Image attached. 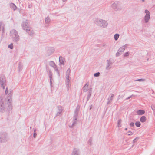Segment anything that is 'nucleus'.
I'll use <instances>...</instances> for the list:
<instances>
[{
  "label": "nucleus",
  "mask_w": 155,
  "mask_h": 155,
  "mask_svg": "<svg viewBox=\"0 0 155 155\" xmlns=\"http://www.w3.org/2000/svg\"><path fill=\"white\" fill-rule=\"evenodd\" d=\"M150 13L149 11L146 9V23L150 19Z\"/></svg>",
  "instance_id": "f257e3e1"
},
{
  "label": "nucleus",
  "mask_w": 155,
  "mask_h": 155,
  "mask_svg": "<svg viewBox=\"0 0 155 155\" xmlns=\"http://www.w3.org/2000/svg\"><path fill=\"white\" fill-rule=\"evenodd\" d=\"M145 113V111L143 110H139L137 111V113L138 115H142Z\"/></svg>",
  "instance_id": "f03ea898"
},
{
  "label": "nucleus",
  "mask_w": 155,
  "mask_h": 155,
  "mask_svg": "<svg viewBox=\"0 0 155 155\" xmlns=\"http://www.w3.org/2000/svg\"><path fill=\"white\" fill-rule=\"evenodd\" d=\"M59 61L60 63L62 64H64V63L65 61L64 58L62 57H60L59 58Z\"/></svg>",
  "instance_id": "7ed1b4c3"
},
{
  "label": "nucleus",
  "mask_w": 155,
  "mask_h": 155,
  "mask_svg": "<svg viewBox=\"0 0 155 155\" xmlns=\"http://www.w3.org/2000/svg\"><path fill=\"white\" fill-rule=\"evenodd\" d=\"M140 121L142 122H145V117L144 116H142L140 119Z\"/></svg>",
  "instance_id": "20e7f679"
},
{
  "label": "nucleus",
  "mask_w": 155,
  "mask_h": 155,
  "mask_svg": "<svg viewBox=\"0 0 155 155\" xmlns=\"http://www.w3.org/2000/svg\"><path fill=\"white\" fill-rule=\"evenodd\" d=\"M119 35L117 34H116L114 35V38L116 40H117V39L119 38Z\"/></svg>",
  "instance_id": "39448f33"
},
{
  "label": "nucleus",
  "mask_w": 155,
  "mask_h": 155,
  "mask_svg": "<svg viewBox=\"0 0 155 155\" xmlns=\"http://www.w3.org/2000/svg\"><path fill=\"white\" fill-rule=\"evenodd\" d=\"M136 125L138 127H139L140 125V123L139 121H137L135 123Z\"/></svg>",
  "instance_id": "423d86ee"
},
{
  "label": "nucleus",
  "mask_w": 155,
  "mask_h": 155,
  "mask_svg": "<svg viewBox=\"0 0 155 155\" xmlns=\"http://www.w3.org/2000/svg\"><path fill=\"white\" fill-rule=\"evenodd\" d=\"M121 123V120H119L118 123V127H120L121 126L120 124Z\"/></svg>",
  "instance_id": "0eeeda50"
},
{
  "label": "nucleus",
  "mask_w": 155,
  "mask_h": 155,
  "mask_svg": "<svg viewBox=\"0 0 155 155\" xmlns=\"http://www.w3.org/2000/svg\"><path fill=\"white\" fill-rule=\"evenodd\" d=\"M99 75H100V73L99 72H98V73L95 74H94V76L95 77H97V76H98Z\"/></svg>",
  "instance_id": "6e6552de"
},
{
  "label": "nucleus",
  "mask_w": 155,
  "mask_h": 155,
  "mask_svg": "<svg viewBox=\"0 0 155 155\" xmlns=\"http://www.w3.org/2000/svg\"><path fill=\"white\" fill-rule=\"evenodd\" d=\"M8 47L11 49H12L13 48V46L12 44L9 45L8 46Z\"/></svg>",
  "instance_id": "1a4fd4ad"
},
{
  "label": "nucleus",
  "mask_w": 155,
  "mask_h": 155,
  "mask_svg": "<svg viewBox=\"0 0 155 155\" xmlns=\"http://www.w3.org/2000/svg\"><path fill=\"white\" fill-rule=\"evenodd\" d=\"M151 107L153 110H155V106L154 105H152L151 106Z\"/></svg>",
  "instance_id": "9d476101"
},
{
  "label": "nucleus",
  "mask_w": 155,
  "mask_h": 155,
  "mask_svg": "<svg viewBox=\"0 0 155 155\" xmlns=\"http://www.w3.org/2000/svg\"><path fill=\"white\" fill-rule=\"evenodd\" d=\"M134 124L133 123H131L130 124V125L131 126L133 127L134 126Z\"/></svg>",
  "instance_id": "9b49d317"
},
{
  "label": "nucleus",
  "mask_w": 155,
  "mask_h": 155,
  "mask_svg": "<svg viewBox=\"0 0 155 155\" xmlns=\"http://www.w3.org/2000/svg\"><path fill=\"white\" fill-rule=\"evenodd\" d=\"M36 136V134L35 133V131H34V138H35Z\"/></svg>",
  "instance_id": "f8f14e48"
},
{
  "label": "nucleus",
  "mask_w": 155,
  "mask_h": 155,
  "mask_svg": "<svg viewBox=\"0 0 155 155\" xmlns=\"http://www.w3.org/2000/svg\"><path fill=\"white\" fill-rule=\"evenodd\" d=\"M137 81H144V80H143L142 79H140L137 80Z\"/></svg>",
  "instance_id": "ddd939ff"
},
{
  "label": "nucleus",
  "mask_w": 155,
  "mask_h": 155,
  "mask_svg": "<svg viewBox=\"0 0 155 155\" xmlns=\"http://www.w3.org/2000/svg\"><path fill=\"white\" fill-rule=\"evenodd\" d=\"M129 55V53L128 52L126 53L125 54V56H128Z\"/></svg>",
  "instance_id": "4468645a"
},
{
  "label": "nucleus",
  "mask_w": 155,
  "mask_h": 155,
  "mask_svg": "<svg viewBox=\"0 0 155 155\" xmlns=\"http://www.w3.org/2000/svg\"><path fill=\"white\" fill-rule=\"evenodd\" d=\"M49 19L48 18H46L45 20V21H49Z\"/></svg>",
  "instance_id": "2eb2a0df"
},
{
  "label": "nucleus",
  "mask_w": 155,
  "mask_h": 155,
  "mask_svg": "<svg viewBox=\"0 0 155 155\" xmlns=\"http://www.w3.org/2000/svg\"><path fill=\"white\" fill-rule=\"evenodd\" d=\"M50 64H52V65H53V64H54V62H53V61H51L50 62Z\"/></svg>",
  "instance_id": "dca6fc26"
},
{
  "label": "nucleus",
  "mask_w": 155,
  "mask_h": 155,
  "mask_svg": "<svg viewBox=\"0 0 155 155\" xmlns=\"http://www.w3.org/2000/svg\"><path fill=\"white\" fill-rule=\"evenodd\" d=\"M7 88H6V91H5V92H6H6H7Z\"/></svg>",
  "instance_id": "f3484780"
},
{
  "label": "nucleus",
  "mask_w": 155,
  "mask_h": 155,
  "mask_svg": "<svg viewBox=\"0 0 155 155\" xmlns=\"http://www.w3.org/2000/svg\"><path fill=\"white\" fill-rule=\"evenodd\" d=\"M86 87V85L85 86H84V87Z\"/></svg>",
  "instance_id": "a211bd4d"
},
{
  "label": "nucleus",
  "mask_w": 155,
  "mask_h": 155,
  "mask_svg": "<svg viewBox=\"0 0 155 155\" xmlns=\"http://www.w3.org/2000/svg\"><path fill=\"white\" fill-rule=\"evenodd\" d=\"M127 128H125V130H127Z\"/></svg>",
  "instance_id": "6ab92c4d"
},
{
  "label": "nucleus",
  "mask_w": 155,
  "mask_h": 155,
  "mask_svg": "<svg viewBox=\"0 0 155 155\" xmlns=\"http://www.w3.org/2000/svg\"><path fill=\"white\" fill-rule=\"evenodd\" d=\"M5 87V86H4V87H3V89H4Z\"/></svg>",
  "instance_id": "aec40b11"
},
{
  "label": "nucleus",
  "mask_w": 155,
  "mask_h": 155,
  "mask_svg": "<svg viewBox=\"0 0 155 155\" xmlns=\"http://www.w3.org/2000/svg\"><path fill=\"white\" fill-rule=\"evenodd\" d=\"M84 91H85V89H84Z\"/></svg>",
  "instance_id": "412c9836"
},
{
  "label": "nucleus",
  "mask_w": 155,
  "mask_h": 155,
  "mask_svg": "<svg viewBox=\"0 0 155 155\" xmlns=\"http://www.w3.org/2000/svg\"><path fill=\"white\" fill-rule=\"evenodd\" d=\"M143 2H144V0H143Z\"/></svg>",
  "instance_id": "4be33fe9"
}]
</instances>
